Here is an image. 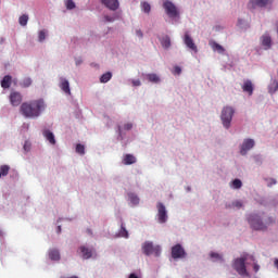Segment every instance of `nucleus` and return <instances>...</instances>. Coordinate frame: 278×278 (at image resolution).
<instances>
[{
    "mask_svg": "<svg viewBox=\"0 0 278 278\" xmlns=\"http://www.w3.org/2000/svg\"><path fill=\"white\" fill-rule=\"evenodd\" d=\"M45 110H47V102L42 98L21 104V112L25 118H40Z\"/></svg>",
    "mask_w": 278,
    "mask_h": 278,
    "instance_id": "obj_1",
    "label": "nucleus"
},
{
    "mask_svg": "<svg viewBox=\"0 0 278 278\" xmlns=\"http://www.w3.org/2000/svg\"><path fill=\"white\" fill-rule=\"evenodd\" d=\"M245 218L253 231H267L268 227L275 223L273 217H266L264 213H250Z\"/></svg>",
    "mask_w": 278,
    "mask_h": 278,
    "instance_id": "obj_2",
    "label": "nucleus"
},
{
    "mask_svg": "<svg viewBox=\"0 0 278 278\" xmlns=\"http://www.w3.org/2000/svg\"><path fill=\"white\" fill-rule=\"evenodd\" d=\"M255 262V256L253 254L243 253L240 257H237L232 261V268L240 277H249L251 278V273L247 269V262Z\"/></svg>",
    "mask_w": 278,
    "mask_h": 278,
    "instance_id": "obj_3",
    "label": "nucleus"
},
{
    "mask_svg": "<svg viewBox=\"0 0 278 278\" xmlns=\"http://www.w3.org/2000/svg\"><path fill=\"white\" fill-rule=\"evenodd\" d=\"M233 116H236V108L231 105H225L222 108L219 118H220L222 126L226 130L231 129V125L233 123Z\"/></svg>",
    "mask_w": 278,
    "mask_h": 278,
    "instance_id": "obj_4",
    "label": "nucleus"
},
{
    "mask_svg": "<svg viewBox=\"0 0 278 278\" xmlns=\"http://www.w3.org/2000/svg\"><path fill=\"white\" fill-rule=\"evenodd\" d=\"M163 10L168 18H172V21H179V18H181L179 8H177V5H175V3H173L170 0L163 1Z\"/></svg>",
    "mask_w": 278,
    "mask_h": 278,
    "instance_id": "obj_5",
    "label": "nucleus"
},
{
    "mask_svg": "<svg viewBox=\"0 0 278 278\" xmlns=\"http://www.w3.org/2000/svg\"><path fill=\"white\" fill-rule=\"evenodd\" d=\"M141 251L143 255L147 257H151V255H154L155 257H160L162 255V247L161 245H154L153 241H146L141 244Z\"/></svg>",
    "mask_w": 278,
    "mask_h": 278,
    "instance_id": "obj_6",
    "label": "nucleus"
},
{
    "mask_svg": "<svg viewBox=\"0 0 278 278\" xmlns=\"http://www.w3.org/2000/svg\"><path fill=\"white\" fill-rule=\"evenodd\" d=\"M155 220L159 225H166L168 223V210H166V205L162 202L156 203Z\"/></svg>",
    "mask_w": 278,
    "mask_h": 278,
    "instance_id": "obj_7",
    "label": "nucleus"
},
{
    "mask_svg": "<svg viewBox=\"0 0 278 278\" xmlns=\"http://www.w3.org/2000/svg\"><path fill=\"white\" fill-rule=\"evenodd\" d=\"M182 41L188 51H190L191 55H197L199 53V47H197V43H194V39H192V36H190V31H186L182 36Z\"/></svg>",
    "mask_w": 278,
    "mask_h": 278,
    "instance_id": "obj_8",
    "label": "nucleus"
},
{
    "mask_svg": "<svg viewBox=\"0 0 278 278\" xmlns=\"http://www.w3.org/2000/svg\"><path fill=\"white\" fill-rule=\"evenodd\" d=\"M134 129V123L127 122L122 125H117L116 134H117V140H125L127 138V131H131Z\"/></svg>",
    "mask_w": 278,
    "mask_h": 278,
    "instance_id": "obj_9",
    "label": "nucleus"
},
{
    "mask_svg": "<svg viewBox=\"0 0 278 278\" xmlns=\"http://www.w3.org/2000/svg\"><path fill=\"white\" fill-rule=\"evenodd\" d=\"M255 147V139L247 138L239 146V153L243 157L249 155V151H251Z\"/></svg>",
    "mask_w": 278,
    "mask_h": 278,
    "instance_id": "obj_10",
    "label": "nucleus"
},
{
    "mask_svg": "<svg viewBox=\"0 0 278 278\" xmlns=\"http://www.w3.org/2000/svg\"><path fill=\"white\" fill-rule=\"evenodd\" d=\"M170 254L173 260H184L188 255V253H186V249H184V245H181V243L173 245Z\"/></svg>",
    "mask_w": 278,
    "mask_h": 278,
    "instance_id": "obj_11",
    "label": "nucleus"
},
{
    "mask_svg": "<svg viewBox=\"0 0 278 278\" xmlns=\"http://www.w3.org/2000/svg\"><path fill=\"white\" fill-rule=\"evenodd\" d=\"M77 253L81 260H90L94 255V248L90 245H80Z\"/></svg>",
    "mask_w": 278,
    "mask_h": 278,
    "instance_id": "obj_12",
    "label": "nucleus"
},
{
    "mask_svg": "<svg viewBox=\"0 0 278 278\" xmlns=\"http://www.w3.org/2000/svg\"><path fill=\"white\" fill-rule=\"evenodd\" d=\"M260 42L264 51L273 49V37H270L269 33L263 34L260 38Z\"/></svg>",
    "mask_w": 278,
    "mask_h": 278,
    "instance_id": "obj_13",
    "label": "nucleus"
},
{
    "mask_svg": "<svg viewBox=\"0 0 278 278\" xmlns=\"http://www.w3.org/2000/svg\"><path fill=\"white\" fill-rule=\"evenodd\" d=\"M9 101L13 108H18L23 103V94L18 91L12 90L9 96Z\"/></svg>",
    "mask_w": 278,
    "mask_h": 278,
    "instance_id": "obj_14",
    "label": "nucleus"
},
{
    "mask_svg": "<svg viewBox=\"0 0 278 278\" xmlns=\"http://www.w3.org/2000/svg\"><path fill=\"white\" fill-rule=\"evenodd\" d=\"M59 88L62 90V92H64V94L71 97V83L66 79V77L59 78Z\"/></svg>",
    "mask_w": 278,
    "mask_h": 278,
    "instance_id": "obj_15",
    "label": "nucleus"
},
{
    "mask_svg": "<svg viewBox=\"0 0 278 278\" xmlns=\"http://www.w3.org/2000/svg\"><path fill=\"white\" fill-rule=\"evenodd\" d=\"M127 202L130 207H137V205H140V197H138L135 192H128Z\"/></svg>",
    "mask_w": 278,
    "mask_h": 278,
    "instance_id": "obj_16",
    "label": "nucleus"
},
{
    "mask_svg": "<svg viewBox=\"0 0 278 278\" xmlns=\"http://www.w3.org/2000/svg\"><path fill=\"white\" fill-rule=\"evenodd\" d=\"M115 238H125V240H129V231L123 220H121V228L116 232Z\"/></svg>",
    "mask_w": 278,
    "mask_h": 278,
    "instance_id": "obj_17",
    "label": "nucleus"
},
{
    "mask_svg": "<svg viewBox=\"0 0 278 278\" xmlns=\"http://www.w3.org/2000/svg\"><path fill=\"white\" fill-rule=\"evenodd\" d=\"M101 3L105 5L109 10H112L113 12H116L119 8L118 0H101Z\"/></svg>",
    "mask_w": 278,
    "mask_h": 278,
    "instance_id": "obj_18",
    "label": "nucleus"
},
{
    "mask_svg": "<svg viewBox=\"0 0 278 278\" xmlns=\"http://www.w3.org/2000/svg\"><path fill=\"white\" fill-rule=\"evenodd\" d=\"M42 136H43V138H46V140L48 142H50V144H52V146L58 144V141L55 140V135L53 134V131H51L49 129H43Z\"/></svg>",
    "mask_w": 278,
    "mask_h": 278,
    "instance_id": "obj_19",
    "label": "nucleus"
},
{
    "mask_svg": "<svg viewBox=\"0 0 278 278\" xmlns=\"http://www.w3.org/2000/svg\"><path fill=\"white\" fill-rule=\"evenodd\" d=\"M241 88H242L243 92L249 93V97H252L253 90H255V88L253 87V81H251V79L244 80Z\"/></svg>",
    "mask_w": 278,
    "mask_h": 278,
    "instance_id": "obj_20",
    "label": "nucleus"
},
{
    "mask_svg": "<svg viewBox=\"0 0 278 278\" xmlns=\"http://www.w3.org/2000/svg\"><path fill=\"white\" fill-rule=\"evenodd\" d=\"M48 257L51 260V262H60L62 256L60 255V250L50 249L48 250Z\"/></svg>",
    "mask_w": 278,
    "mask_h": 278,
    "instance_id": "obj_21",
    "label": "nucleus"
},
{
    "mask_svg": "<svg viewBox=\"0 0 278 278\" xmlns=\"http://www.w3.org/2000/svg\"><path fill=\"white\" fill-rule=\"evenodd\" d=\"M138 160L134 156V154H125L122 159V164L124 166H131V164H136Z\"/></svg>",
    "mask_w": 278,
    "mask_h": 278,
    "instance_id": "obj_22",
    "label": "nucleus"
},
{
    "mask_svg": "<svg viewBox=\"0 0 278 278\" xmlns=\"http://www.w3.org/2000/svg\"><path fill=\"white\" fill-rule=\"evenodd\" d=\"M144 78L150 81V84H161L162 78L155 73L144 74Z\"/></svg>",
    "mask_w": 278,
    "mask_h": 278,
    "instance_id": "obj_23",
    "label": "nucleus"
},
{
    "mask_svg": "<svg viewBox=\"0 0 278 278\" xmlns=\"http://www.w3.org/2000/svg\"><path fill=\"white\" fill-rule=\"evenodd\" d=\"M210 258L214 263L218 262V264H225V257L218 252H211Z\"/></svg>",
    "mask_w": 278,
    "mask_h": 278,
    "instance_id": "obj_24",
    "label": "nucleus"
},
{
    "mask_svg": "<svg viewBox=\"0 0 278 278\" xmlns=\"http://www.w3.org/2000/svg\"><path fill=\"white\" fill-rule=\"evenodd\" d=\"M161 42V47H163V49L168 50L172 47V41H170V36L165 35L160 39Z\"/></svg>",
    "mask_w": 278,
    "mask_h": 278,
    "instance_id": "obj_25",
    "label": "nucleus"
},
{
    "mask_svg": "<svg viewBox=\"0 0 278 278\" xmlns=\"http://www.w3.org/2000/svg\"><path fill=\"white\" fill-rule=\"evenodd\" d=\"M250 5L252 8H266L268 5V0H251Z\"/></svg>",
    "mask_w": 278,
    "mask_h": 278,
    "instance_id": "obj_26",
    "label": "nucleus"
},
{
    "mask_svg": "<svg viewBox=\"0 0 278 278\" xmlns=\"http://www.w3.org/2000/svg\"><path fill=\"white\" fill-rule=\"evenodd\" d=\"M0 84H1V88H3L4 90H8V88L12 86V76L5 75L3 79L0 81Z\"/></svg>",
    "mask_w": 278,
    "mask_h": 278,
    "instance_id": "obj_27",
    "label": "nucleus"
},
{
    "mask_svg": "<svg viewBox=\"0 0 278 278\" xmlns=\"http://www.w3.org/2000/svg\"><path fill=\"white\" fill-rule=\"evenodd\" d=\"M231 207H236L237 210H240L244 207V204L242 203V200H236L231 204H226V210H231Z\"/></svg>",
    "mask_w": 278,
    "mask_h": 278,
    "instance_id": "obj_28",
    "label": "nucleus"
},
{
    "mask_svg": "<svg viewBox=\"0 0 278 278\" xmlns=\"http://www.w3.org/2000/svg\"><path fill=\"white\" fill-rule=\"evenodd\" d=\"M278 90V81L275 79H271L269 85H268V92L269 94H275Z\"/></svg>",
    "mask_w": 278,
    "mask_h": 278,
    "instance_id": "obj_29",
    "label": "nucleus"
},
{
    "mask_svg": "<svg viewBox=\"0 0 278 278\" xmlns=\"http://www.w3.org/2000/svg\"><path fill=\"white\" fill-rule=\"evenodd\" d=\"M18 23L21 27H27V23H29V15L23 14L18 17Z\"/></svg>",
    "mask_w": 278,
    "mask_h": 278,
    "instance_id": "obj_30",
    "label": "nucleus"
},
{
    "mask_svg": "<svg viewBox=\"0 0 278 278\" xmlns=\"http://www.w3.org/2000/svg\"><path fill=\"white\" fill-rule=\"evenodd\" d=\"M211 48L213 51H217V53H225V48L216 41L211 42Z\"/></svg>",
    "mask_w": 278,
    "mask_h": 278,
    "instance_id": "obj_31",
    "label": "nucleus"
},
{
    "mask_svg": "<svg viewBox=\"0 0 278 278\" xmlns=\"http://www.w3.org/2000/svg\"><path fill=\"white\" fill-rule=\"evenodd\" d=\"M112 79V72H106L100 76V84H108Z\"/></svg>",
    "mask_w": 278,
    "mask_h": 278,
    "instance_id": "obj_32",
    "label": "nucleus"
},
{
    "mask_svg": "<svg viewBox=\"0 0 278 278\" xmlns=\"http://www.w3.org/2000/svg\"><path fill=\"white\" fill-rule=\"evenodd\" d=\"M49 34V31L47 29H41L38 31V42H43L45 40H47V35Z\"/></svg>",
    "mask_w": 278,
    "mask_h": 278,
    "instance_id": "obj_33",
    "label": "nucleus"
},
{
    "mask_svg": "<svg viewBox=\"0 0 278 278\" xmlns=\"http://www.w3.org/2000/svg\"><path fill=\"white\" fill-rule=\"evenodd\" d=\"M251 157L257 166H262V164H264V159L262 157V154H253Z\"/></svg>",
    "mask_w": 278,
    "mask_h": 278,
    "instance_id": "obj_34",
    "label": "nucleus"
},
{
    "mask_svg": "<svg viewBox=\"0 0 278 278\" xmlns=\"http://www.w3.org/2000/svg\"><path fill=\"white\" fill-rule=\"evenodd\" d=\"M9 173H10V165L0 166V178L8 177Z\"/></svg>",
    "mask_w": 278,
    "mask_h": 278,
    "instance_id": "obj_35",
    "label": "nucleus"
},
{
    "mask_svg": "<svg viewBox=\"0 0 278 278\" xmlns=\"http://www.w3.org/2000/svg\"><path fill=\"white\" fill-rule=\"evenodd\" d=\"M64 5L66 10H75V8H77V4H75L73 0H64Z\"/></svg>",
    "mask_w": 278,
    "mask_h": 278,
    "instance_id": "obj_36",
    "label": "nucleus"
},
{
    "mask_svg": "<svg viewBox=\"0 0 278 278\" xmlns=\"http://www.w3.org/2000/svg\"><path fill=\"white\" fill-rule=\"evenodd\" d=\"M23 151L25 154H27L31 151V141L25 140V142L23 144Z\"/></svg>",
    "mask_w": 278,
    "mask_h": 278,
    "instance_id": "obj_37",
    "label": "nucleus"
},
{
    "mask_svg": "<svg viewBox=\"0 0 278 278\" xmlns=\"http://www.w3.org/2000/svg\"><path fill=\"white\" fill-rule=\"evenodd\" d=\"M76 153H78V155H86V147L81 143H78L76 146Z\"/></svg>",
    "mask_w": 278,
    "mask_h": 278,
    "instance_id": "obj_38",
    "label": "nucleus"
},
{
    "mask_svg": "<svg viewBox=\"0 0 278 278\" xmlns=\"http://www.w3.org/2000/svg\"><path fill=\"white\" fill-rule=\"evenodd\" d=\"M141 10L144 14H149L151 12V4L149 2H141Z\"/></svg>",
    "mask_w": 278,
    "mask_h": 278,
    "instance_id": "obj_39",
    "label": "nucleus"
},
{
    "mask_svg": "<svg viewBox=\"0 0 278 278\" xmlns=\"http://www.w3.org/2000/svg\"><path fill=\"white\" fill-rule=\"evenodd\" d=\"M31 84H33V80L29 77H27V78L23 79V81L20 84V86L22 88H29V86H31Z\"/></svg>",
    "mask_w": 278,
    "mask_h": 278,
    "instance_id": "obj_40",
    "label": "nucleus"
},
{
    "mask_svg": "<svg viewBox=\"0 0 278 278\" xmlns=\"http://www.w3.org/2000/svg\"><path fill=\"white\" fill-rule=\"evenodd\" d=\"M232 188L233 190H240V188H242V180H240L239 178L232 180Z\"/></svg>",
    "mask_w": 278,
    "mask_h": 278,
    "instance_id": "obj_41",
    "label": "nucleus"
},
{
    "mask_svg": "<svg viewBox=\"0 0 278 278\" xmlns=\"http://www.w3.org/2000/svg\"><path fill=\"white\" fill-rule=\"evenodd\" d=\"M118 18V15H104V23H114Z\"/></svg>",
    "mask_w": 278,
    "mask_h": 278,
    "instance_id": "obj_42",
    "label": "nucleus"
},
{
    "mask_svg": "<svg viewBox=\"0 0 278 278\" xmlns=\"http://www.w3.org/2000/svg\"><path fill=\"white\" fill-rule=\"evenodd\" d=\"M238 27H240V29H247L249 27V23H247V21L239 18L238 23H237Z\"/></svg>",
    "mask_w": 278,
    "mask_h": 278,
    "instance_id": "obj_43",
    "label": "nucleus"
},
{
    "mask_svg": "<svg viewBox=\"0 0 278 278\" xmlns=\"http://www.w3.org/2000/svg\"><path fill=\"white\" fill-rule=\"evenodd\" d=\"M267 181V188H273V186H277V179L275 178H267L265 179Z\"/></svg>",
    "mask_w": 278,
    "mask_h": 278,
    "instance_id": "obj_44",
    "label": "nucleus"
},
{
    "mask_svg": "<svg viewBox=\"0 0 278 278\" xmlns=\"http://www.w3.org/2000/svg\"><path fill=\"white\" fill-rule=\"evenodd\" d=\"M252 262H253V270H254V273H260L261 266L257 263V260H255V257H254V261H252Z\"/></svg>",
    "mask_w": 278,
    "mask_h": 278,
    "instance_id": "obj_45",
    "label": "nucleus"
},
{
    "mask_svg": "<svg viewBox=\"0 0 278 278\" xmlns=\"http://www.w3.org/2000/svg\"><path fill=\"white\" fill-rule=\"evenodd\" d=\"M173 75H181V66H174L173 71H172Z\"/></svg>",
    "mask_w": 278,
    "mask_h": 278,
    "instance_id": "obj_46",
    "label": "nucleus"
},
{
    "mask_svg": "<svg viewBox=\"0 0 278 278\" xmlns=\"http://www.w3.org/2000/svg\"><path fill=\"white\" fill-rule=\"evenodd\" d=\"M131 84L135 88L142 86V81H140V79H132Z\"/></svg>",
    "mask_w": 278,
    "mask_h": 278,
    "instance_id": "obj_47",
    "label": "nucleus"
},
{
    "mask_svg": "<svg viewBox=\"0 0 278 278\" xmlns=\"http://www.w3.org/2000/svg\"><path fill=\"white\" fill-rule=\"evenodd\" d=\"M75 64H76V66H81V64H84V60L81 58H76Z\"/></svg>",
    "mask_w": 278,
    "mask_h": 278,
    "instance_id": "obj_48",
    "label": "nucleus"
},
{
    "mask_svg": "<svg viewBox=\"0 0 278 278\" xmlns=\"http://www.w3.org/2000/svg\"><path fill=\"white\" fill-rule=\"evenodd\" d=\"M136 37L137 38H144V34L140 29H137L136 30Z\"/></svg>",
    "mask_w": 278,
    "mask_h": 278,
    "instance_id": "obj_49",
    "label": "nucleus"
},
{
    "mask_svg": "<svg viewBox=\"0 0 278 278\" xmlns=\"http://www.w3.org/2000/svg\"><path fill=\"white\" fill-rule=\"evenodd\" d=\"M223 29H225L224 26H220V25L214 26V30H215V31H223Z\"/></svg>",
    "mask_w": 278,
    "mask_h": 278,
    "instance_id": "obj_50",
    "label": "nucleus"
},
{
    "mask_svg": "<svg viewBox=\"0 0 278 278\" xmlns=\"http://www.w3.org/2000/svg\"><path fill=\"white\" fill-rule=\"evenodd\" d=\"M128 278H140L136 273H131Z\"/></svg>",
    "mask_w": 278,
    "mask_h": 278,
    "instance_id": "obj_51",
    "label": "nucleus"
},
{
    "mask_svg": "<svg viewBox=\"0 0 278 278\" xmlns=\"http://www.w3.org/2000/svg\"><path fill=\"white\" fill-rule=\"evenodd\" d=\"M274 266H275V268L278 270V258H275V260H274Z\"/></svg>",
    "mask_w": 278,
    "mask_h": 278,
    "instance_id": "obj_52",
    "label": "nucleus"
},
{
    "mask_svg": "<svg viewBox=\"0 0 278 278\" xmlns=\"http://www.w3.org/2000/svg\"><path fill=\"white\" fill-rule=\"evenodd\" d=\"M56 233H62V226L56 227Z\"/></svg>",
    "mask_w": 278,
    "mask_h": 278,
    "instance_id": "obj_53",
    "label": "nucleus"
},
{
    "mask_svg": "<svg viewBox=\"0 0 278 278\" xmlns=\"http://www.w3.org/2000/svg\"><path fill=\"white\" fill-rule=\"evenodd\" d=\"M62 220H71V218H65V219L64 218H59L58 223H62Z\"/></svg>",
    "mask_w": 278,
    "mask_h": 278,
    "instance_id": "obj_54",
    "label": "nucleus"
},
{
    "mask_svg": "<svg viewBox=\"0 0 278 278\" xmlns=\"http://www.w3.org/2000/svg\"><path fill=\"white\" fill-rule=\"evenodd\" d=\"M61 278H78V277L77 276H71V277L61 276Z\"/></svg>",
    "mask_w": 278,
    "mask_h": 278,
    "instance_id": "obj_55",
    "label": "nucleus"
},
{
    "mask_svg": "<svg viewBox=\"0 0 278 278\" xmlns=\"http://www.w3.org/2000/svg\"><path fill=\"white\" fill-rule=\"evenodd\" d=\"M87 233H89V236H92V230L91 229H87Z\"/></svg>",
    "mask_w": 278,
    "mask_h": 278,
    "instance_id": "obj_56",
    "label": "nucleus"
},
{
    "mask_svg": "<svg viewBox=\"0 0 278 278\" xmlns=\"http://www.w3.org/2000/svg\"><path fill=\"white\" fill-rule=\"evenodd\" d=\"M4 235L3 230H0V238H3Z\"/></svg>",
    "mask_w": 278,
    "mask_h": 278,
    "instance_id": "obj_57",
    "label": "nucleus"
},
{
    "mask_svg": "<svg viewBox=\"0 0 278 278\" xmlns=\"http://www.w3.org/2000/svg\"><path fill=\"white\" fill-rule=\"evenodd\" d=\"M187 190H188V192H190L191 188H190V187H188V188H187Z\"/></svg>",
    "mask_w": 278,
    "mask_h": 278,
    "instance_id": "obj_58",
    "label": "nucleus"
},
{
    "mask_svg": "<svg viewBox=\"0 0 278 278\" xmlns=\"http://www.w3.org/2000/svg\"><path fill=\"white\" fill-rule=\"evenodd\" d=\"M4 40H5V39L2 38V39H1V42H3Z\"/></svg>",
    "mask_w": 278,
    "mask_h": 278,
    "instance_id": "obj_59",
    "label": "nucleus"
}]
</instances>
